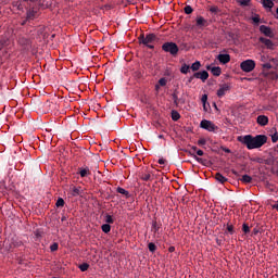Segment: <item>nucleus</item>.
Listing matches in <instances>:
<instances>
[{"label": "nucleus", "mask_w": 278, "mask_h": 278, "mask_svg": "<svg viewBox=\"0 0 278 278\" xmlns=\"http://www.w3.org/2000/svg\"><path fill=\"white\" fill-rule=\"evenodd\" d=\"M239 142L247 147L249 150L260 149L264 144L267 143L268 138L264 135H257L253 137L251 135H247L243 137H238Z\"/></svg>", "instance_id": "obj_1"}, {"label": "nucleus", "mask_w": 278, "mask_h": 278, "mask_svg": "<svg viewBox=\"0 0 278 278\" xmlns=\"http://www.w3.org/2000/svg\"><path fill=\"white\" fill-rule=\"evenodd\" d=\"M139 45H142L151 50L155 48L154 43L159 42V38L154 33H148L146 36L141 35L139 38Z\"/></svg>", "instance_id": "obj_2"}, {"label": "nucleus", "mask_w": 278, "mask_h": 278, "mask_svg": "<svg viewBox=\"0 0 278 278\" xmlns=\"http://www.w3.org/2000/svg\"><path fill=\"white\" fill-rule=\"evenodd\" d=\"M162 49L165 52H169L172 56H177L179 52L178 45L176 42L167 41L162 45Z\"/></svg>", "instance_id": "obj_3"}, {"label": "nucleus", "mask_w": 278, "mask_h": 278, "mask_svg": "<svg viewBox=\"0 0 278 278\" xmlns=\"http://www.w3.org/2000/svg\"><path fill=\"white\" fill-rule=\"evenodd\" d=\"M240 67L244 73H251L256 67V63L252 59H247L241 63Z\"/></svg>", "instance_id": "obj_4"}, {"label": "nucleus", "mask_w": 278, "mask_h": 278, "mask_svg": "<svg viewBox=\"0 0 278 278\" xmlns=\"http://www.w3.org/2000/svg\"><path fill=\"white\" fill-rule=\"evenodd\" d=\"M200 127L201 129L210 132H215L218 129L217 126L208 119H202V122L200 123Z\"/></svg>", "instance_id": "obj_5"}, {"label": "nucleus", "mask_w": 278, "mask_h": 278, "mask_svg": "<svg viewBox=\"0 0 278 278\" xmlns=\"http://www.w3.org/2000/svg\"><path fill=\"white\" fill-rule=\"evenodd\" d=\"M208 76L210 75L205 70H203L202 72H194L193 74L194 79H199L202 83H205L208 79Z\"/></svg>", "instance_id": "obj_6"}, {"label": "nucleus", "mask_w": 278, "mask_h": 278, "mask_svg": "<svg viewBox=\"0 0 278 278\" xmlns=\"http://www.w3.org/2000/svg\"><path fill=\"white\" fill-rule=\"evenodd\" d=\"M258 42L262 43V45H264V46H265L267 49H269V50H273L274 47H275L273 40L267 39V38H264V37H260V38H258Z\"/></svg>", "instance_id": "obj_7"}, {"label": "nucleus", "mask_w": 278, "mask_h": 278, "mask_svg": "<svg viewBox=\"0 0 278 278\" xmlns=\"http://www.w3.org/2000/svg\"><path fill=\"white\" fill-rule=\"evenodd\" d=\"M260 31L262 34H264L266 37L268 38H273L274 37V33H273V29L268 26H265V25H261L260 26Z\"/></svg>", "instance_id": "obj_8"}, {"label": "nucleus", "mask_w": 278, "mask_h": 278, "mask_svg": "<svg viewBox=\"0 0 278 278\" xmlns=\"http://www.w3.org/2000/svg\"><path fill=\"white\" fill-rule=\"evenodd\" d=\"M230 90V86L225 84V85H222L220 88L217 90V97L218 98H223L227 94V92H229Z\"/></svg>", "instance_id": "obj_9"}, {"label": "nucleus", "mask_w": 278, "mask_h": 278, "mask_svg": "<svg viewBox=\"0 0 278 278\" xmlns=\"http://www.w3.org/2000/svg\"><path fill=\"white\" fill-rule=\"evenodd\" d=\"M81 178L88 177L91 175V169L86 166V167H78V173Z\"/></svg>", "instance_id": "obj_10"}, {"label": "nucleus", "mask_w": 278, "mask_h": 278, "mask_svg": "<svg viewBox=\"0 0 278 278\" xmlns=\"http://www.w3.org/2000/svg\"><path fill=\"white\" fill-rule=\"evenodd\" d=\"M197 151H198L197 146H192V147H191V150L189 151V153H190L191 156H193V159H194L195 161H198V163H200V164H205L203 159H200V156H198V155L194 154V152H197Z\"/></svg>", "instance_id": "obj_11"}, {"label": "nucleus", "mask_w": 278, "mask_h": 278, "mask_svg": "<svg viewBox=\"0 0 278 278\" xmlns=\"http://www.w3.org/2000/svg\"><path fill=\"white\" fill-rule=\"evenodd\" d=\"M256 123L261 126H266L269 123V118L266 115H258L256 117Z\"/></svg>", "instance_id": "obj_12"}, {"label": "nucleus", "mask_w": 278, "mask_h": 278, "mask_svg": "<svg viewBox=\"0 0 278 278\" xmlns=\"http://www.w3.org/2000/svg\"><path fill=\"white\" fill-rule=\"evenodd\" d=\"M37 16V11L35 8H29L27 10V21H34L36 20Z\"/></svg>", "instance_id": "obj_13"}, {"label": "nucleus", "mask_w": 278, "mask_h": 278, "mask_svg": "<svg viewBox=\"0 0 278 278\" xmlns=\"http://www.w3.org/2000/svg\"><path fill=\"white\" fill-rule=\"evenodd\" d=\"M217 60L222 63V64H227L230 62V55L229 54H218L217 55Z\"/></svg>", "instance_id": "obj_14"}, {"label": "nucleus", "mask_w": 278, "mask_h": 278, "mask_svg": "<svg viewBox=\"0 0 278 278\" xmlns=\"http://www.w3.org/2000/svg\"><path fill=\"white\" fill-rule=\"evenodd\" d=\"M197 25H198V27H205V26H207V22L203 16H198Z\"/></svg>", "instance_id": "obj_15"}, {"label": "nucleus", "mask_w": 278, "mask_h": 278, "mask_svg": "<svg viewBox=\"0 0 278 278\" xmlns=\"http://www.w3.org/2000/svg\"><path fill=\"white\" fill-rule=\"evenodd\" d=\"M201 67H202L201 62L197 61V62H194V63L190 66V70H191L193 73H197Z\"/></svg>", "instance_id": "obj_16"}, {"label": "nucleus", "mask_w": 278, "mask_h": 278, "mask_svg": "<svg viewBox=\"0 0 278 278\" xmlns=\"http://www.w3.org/2000/svg\"><path fill=\"white\" fill-rule=\"evenodd\" d=\"M190 70H191L190 65L184 63L180 67V73L186 75L190 73Z\"/></svg>", "instance_id": "obj_17"}, {"label": "nucleus", "mask_w": 278, "mask_h": 278, "mask_svg": "<svg viewBox=\"0 0 278 278\" xmlns=\"http://www.w3.org/2000/svg\"><path fill=\"white\" fill-rule=\"evenodd\" d=\"M263 7H264L265 9L271 10L273 7H274L273 0H263Z\"/></svg>", "instance_id": "obj_18"}, {"label": "nucleus", "mask_w": 278, "mask_h": 278, "mask_svg": "<svg viewBox=\"0 0 278 278\" xmlns=\"http://www.w3.org/2000/svg\"><path fill=\"white\" fill-rule=\"evenodd\" d=\"M215 179H216L218 182H220V184L227 182V178H226L225 176H223L222 174H219V173H217V174L215 175Z\"/></svg>", "instance_id": "obj_19"}, {"label": "nucleus", "mask_w": 278, "mask_h": 278, "mask_svg": "<svg viewBox=\"0 0 278 278\" xmlns=\"http://www.w3.org/2000/svg\"><path fill=\"white\" fill-rule=\"evenodd\" d=\"M211 73L214 76H219L222 74V68L219 66H214V67L211 68Z\"/></svg>", "instance_id": "obj_20"}, {"label": "nucleus", "mask_w": 278, "mask_h": 278, "mask_svg": "<svg viewBox=\"0 0 278 278\" xmlns=\"http://www.w3.org/2000/svg\"><path fill=\"white\" fill-rule=\"evenodd\" d=\"M116 191L117 193L125 195L127 199L130 197L129 191L125 190L124 188L118 187Z\"/></svg>", "instance_id": "obj_21"}, {"label": "nucleus", "mask_w": 278, "mask_h": 278, "mask_svg": "<svg viewBox=\"0 0 278 278\" xmlns=\"http://www.w3.org/2000/svg\"><path fill=\"white\" fill-rule=\"evenodd\" d=\"M180 118H181V115H180L179 112H177V111H173V112H172V119H173L174 122H178Z\"/></svg>", "instance_id": "obj_22"}, {"label": "nucleus", "mask_w": 278, "mask_h": 278, "mask_svg": "<svg viewBox=\"0 0 278 278\" xmlns=\"http://www.w3.org/2000/svg\"><path fill=\"white\" fill-rule=\"evenodd\" d=\"M101 230L104 232V233H110L111 230H112V227L110 224H104L101 226Z\"/></svg>", "instance_id": "obj_23"}, {"label": "nucleus", "mask_w": 278, "mask_h": 278, "mask_svg": "<svg viewBox=\"0 0 278 278\" xmlns=\"http://www.w3.org/2000/svg\"><path fill=\"white\" fill-rule=\"evenodd\" d=\"M240 3V7H251V0H237Z\"/></svg>", "instance_id": "obj_24"}, {"label": "nucleus", "mask_w": 278, "mask_h": 278, "mask_svg": "<svg viewBox=\"0 0 278 278\" xmlns=\"http://www.w3.org/2000/svg\"><path fill=\"white\" fill-rule=\"evenodd\" d=\"M81 194V187L77 188V187H74L73 188V191H72V195L73 197H78Z\"/></svg>", "instance_id": "obj_25"}, {"label": "nucleus", "mask_w": 278, "mask_h": 278, "mask_svg": "<svg viewBox=\"0 0 278 278\" xmlns=\"http://www.w3.org/2000/svg\"><path fill=\"white\" fill-rule=\"evenodd\" d=\"M78 268L80 269V271L85 273L90 268V265L88 263H83L78 266Z\"/></svg>", "instance_id": "obj_26"}, {"label": "nucleus", "mask_w": 278, "mask_h": 278, "mask_svg": "<svg viewBox=\"0 0 278 278\" xmlns=\"http://www.w3.org/2000/svg\"><path fill=\"white\" fill-rule=\"evenodd\" d=\"M160 227L161 225H159L157 222H152V231H154V233H157L160 231Z\"/></svg>", "instance_id": "obj_27"}, {"label": "nucleus", "mask_w": 278, "mask_h": 278, "mask_svg": "<svg viewBox=\"0 0 278 278\" xmlns=\"http://www.w3.org/2000/svg\"><path fill=\"white\" fill-rule=\"evenodd\" d=\"M148 248L150 250V253H155V251L157 250V245L154 242H150L148 244Z\"/></svg>", "instance_id": "obj_28"}, {"label": "nucleus", "mask_w": 278, "mask_h": 278, "mask_svg": "<svg viewBox=\"0 0 278 278\" xmlns=\"http://www.w3.org/2000/svg\"><path fill=\"white\" fill-rule=\"evenodd\" d=\"M241 181L244 182V184H251L252 178H251L250 175H243Z\"/></svg>", "instance_id": "obj_29"}, {"label": "nucleus", "mask_w": 278, "mask_h": 278, "mask_svg": "<svg viewBox=\"0 0 278 278\" xmlns=\"http://www.w3.org/2000/svg\"><path fill=\"white\" fill-rule=\"evenodd\" d=\"M105 223H106L108 225L114 224V217H113L112 215H110V214H106V215H105Z\"/></svg>", "instance_id": "obj_30"}, {"label": "nucleus", "mask_w": 278, "mask_h": 278, "mask_svg": "<svg viewBox=\"0 0 278 278\" xmlns=\"http://www.w3.org/2000/svg\"><path fill=\"white\" fill-rule=\"evenodd\" d=\"M64 205H65L64 199L59 198L58 201H56V203H55V206H56V207H64Z\"/></svg>", "instance_id": "obj_31"}, {"label": "nucleus", "mask_w": 278, "mask_h": 278, "mask_svg": "<svg viewBox=\"0 0 278 278\" xmlns=\"http://www.w3.org/2000/svg\"><path fill=\"white\" fill-rule=\"evenodd\" d=\"M58 249H59V243L58 242H53L52 244H50L51 253H54L55 251H58Z\"/></svg>", "instance_id": "obj_32"}, {"label": "nucleus", "mask_w": 278, "mask_h": 278, "mask_svg": "<svg viewBox=\"0 0 278 278\" xmlns=\"http://www.w3.org/2000/svg\"><path fill=\"white\" fill-rule=\"evenodd\" d=\"M242 230L245 235L250 233L251 232V228L248 224H243L242 226Z\"/></svg>", "instance_id": "obj_33"}, {"label": "nucleus", "mask_w": 278, "mask_h": 278, "mask_svg": "<svg viewBox=\"0 0 278 278\" xmlns=\"http://www.w3.org/2000/svg\"><path fill=\"white\" fill-rule=\"evenodd\" d=\"M194 9L191 5H186L185 7V13L186 14H191L193 13Z\"/></svg>", "instance_id": "obj_34"}, {"label": "nucleus", "mask_w": 278, "mask_h": 278, "mask_svg": "<svg viewBox=\"0 0 278 278\" xmlns=\"http://www.w3.org/2000/svg\"><path fill=\"white\" fill-rule=\"evenodd\" d=\"M141 180L142 181H150L151 180V175L150 174H142L141 175Z\"/></svg>", "instance_id": "obj_35"}, {"label": "nucleus", "mask_w": 278, "mask_h": 278, "mask_svg": "<svg viewBox=\"0 0 278 278\" xmlns=\"http://www.w3.org/2000/svg\"><path fill=\"white\" fill-rule=\"evenodd\" d=\"M173 100H174L175 105H176V106H178V105H179L180 100H179V98H178L177 93H173Z\"/></svg>", "instance_id": "obj_36"}, {"label": "nucleus", "mask_w": 278, "mask_h": 278, "mask_svg": "<svg viewBox=\"0 0 278 278\" xmlns=\"http://www.w3.org/2000/svg\"><path fill=\"white\" fill-rule=\"evenodd\" d=\"M159 85H160L161 87H165V86L167 85V79H166V78H160V79H159Z\"/></svg>", "instance_id": "obj_37"}, {"label": "nucleus", "mask_w": 278, "mask_h": 278, "mask_svg": "<svg viewBox=\"0 0 278 278\" xmlns=\"http://www.w3.org/2000/svg\"><path fill=\"white\" fill-rule=\"evenodd\" d=\"M226 230L230 233V235H233L235 233V228H233V226L232 225H227V227H226Z\"/></svg>", "instance_id": "obj_38"}, {"label": "nucleus", "mask_w": 278, "mask_h": 278, "mask_svg": "<svg viewBox=\"0 0 278 278\" xmlns=\"http://www.w3.org/2000/svg\"><path fill=\"white\" fill-rule=\"evenodd\" d=\"M12 244H13V247H15V248H20V247H23V241H21V240H15V241L12 242Z\"/></svg>", "instance_id": "obj_39"}, {"label": "nucleus", "mask_w": 278, "mask_h": 278, "mask_svg": "<svg viewBox=\"0 0 278 278\" xmlns=\"http://www.w3.org/2000/svg\"><path fill=\"white\" fill-rule=\"evenodd\" d=\"M205 143H206V140L204 138H201V139L198 140V146L199 147H203V146H205Z\"/></svg>", "instance_id": "obj_40"}, {"label": "nucleus", "mask_w": 278, "mask_h": 278, "mask_svg": "<svg viewBox=\"0 0 278 278\" xmlns=\"http://www.w3.org/2000/svg\"><path fill=\"white\" fill-rule=\"evenodd\" d=\"M252 21H253L255 24H260V22H261L260 15L254 16V17L252 18Z\"/></svg>", "instance_id": "obj_41"}, {"label": "nucleus", "mask_w": 278, "mask_h": 278, "mask_svg": "<svg viewBox=\"0 0 278 278\" xmlns=\"http://www.w3.org/2000/svg\"><path fill=\"white\" fill-rule=\"evenodd\" d=\"M277 141H278V135L276 132L275 135L271 136V142L277 143Z\"/></svg>", "instance_id": "obj_42"}, {"label": "nucleus", "mask_w": 278, "mask_h": 278, "mask_svg": "<svg viewBox=\"0 0 278 278\" xmlns=\"http://www.w3.org/2000/svg\"><path fill=\"white\" fill-rule=\"evenodd\" d=\"M193 79H194L193 75H191L190 77H188V78H187V86L190 85V84H192V83H193Z\"/></svg>", "instance_id": "obj_43"}, {"label": "nucleus", "mask_w": 278, "mask_h": 278, "mask_svg": "<svg viewBox=\"0 0 278 278\" xmlns=\"http://www.w3.org/2000/svg\"><path fill=\"white\" fill-rule=\"evenodd\" d=\"M201 102L202 103H206L207 102V94L206 93L202 94Z\"/></svg>", "instance_id": "obj_44"}, {"label": "nucleus", "mask_w": 278, "mask_h": 278, "mask_svg": "<svg viewBox=\"0 0 278 278\" xmlns=\"http://www.w3.org/2000/svg\"><path fill=\"white\" fill-rule=\"evenodd\" d=\"M263 67L266 68V70H271V68H273V65H271L270 63H265V64L263 65Z\"/></svg>", "instance_id": "obj_45"}, {"label": "nucleus", "mask_w": 278, "mask_h": 278, "mask_svg": "<svg viewBox=\"0 0 278 278\" xmlns=\"http://www.w3.org/2000/svg\"><path fill=\"white\" fill-rule=\"evenodd\" d=\"M197 155L198 156H204V151L203 150H198Z\"/></svg>", "instance_id": "obj_46"}, {"label": "nucleus", "mask_w": 278, "mask_h": 278, "mask_svg": "<svg viewBox=\"0 0 278 278\" xmlns=\"http://www.w3.org/2000/svg\"><path fill=\"white\" fill-rule=\"evenodd\" d=\"M218 11L217 7H211V12L216 13Z\"/></svg>", "instance_id": "obj_47"}, {"label": "nucleus", "mask_w": 278, "mask_h": 278, "mask_svg": "<svg viewBox=\"0 0 278 278\" xmlns=\"http://www.w3.org/2000/svg\"><path fill=\"white\" fill-rule=\"evenodd\" d=\"M258 233H260V229H258V228H254V229H253V235H254V236H257Z\"/></svg>", "instance_id": "obj_48"}, {"label": "nucleus", "mask_w": 278, "mask_h": 278, "mask_svg": "<svg viewBox=\"0 0 278 278\" xmlns=\"http://www.w3.org/2000/svg\"><path fill=\"white\" fill-rule=\"evenodd\" d=\"M14 7H17V10H23L22 4H18V2L14 3Z\"/></svg>", "instance_id": "obj_49"}, {"label": "nucleus", "mask_w": 278, "mask_h": 278, "mask_svg": "<svg viewBox=\"0 0 278 278\" xmlns=\"http://www.w3.org/2000/svg\"><path fill=\"white\" fill-rule=\"evenodd\" d=\"M165 163H166V160H164V159H160V160H159V164L163 165V164H165Z\"/></svg>", "instance_id": "obj_50"}, {"label": "nucleus", "mask_w": 278, "mask_h": 278, "mask_svg": "<svg viewBox=\"0 0 278 278\" xmlns=\"http://www.w3.org/2000/svg\"><path fill=\"white\" fill-rule=\"evenodd\" d=\"M168 251H169V253H174V251H175L174 245H170L169 249H168Z\"/></svg>", "instance_id": "obj_51"}, {"label": "nucleus", "mask_w": 278, "mask_h": 278, "mask_svg": "<svg viewBox=\"0 0 278 278\" xmlns=\"http://www.w3.org/2000/svg\"><path fill=\"white\" fill-rule=\"evenodd\" d=\"M207 106H210V104L203 103V109L205 112H207Z\"/></svg>", "instance_id": "obj_52"}, {"label": "nucleus", "mask_w": 278, "mask_h": 278, "mask_svg": "<svg viewBox=\"0 0 278 278\" xmlns=\"http://www.w3.org/2000/svg\"><path fill=\"white\" fill-rule=\"evenodd\" d=\"M224 152L230 153L231 151L229 149H223Z\"/></svg>", "instance_id": "obj_53"}, {"label": "nucleus", "mask_w": 278, "mask_h": 278, "mask_svg": "<svg viewBox=\"0 0 278 278\" xmlns=\"http://www.w3.org/2000/svg\"><path fill=\"white\" fill-rule=\"evenodd\" d=\"M232 174L236 175V176L239 175L238 172H236V169H232Z\"/></svg>", "instance_id": "obj_54"}, {"label": "nucleus", "mask_w": 278, "mask_h": 278, "mask_svg": "<svg viewBox=\"0 0 278 278\" xmlns=\"http://www.w3.org/2000/svg\"><path fill=\"white\" fill-rule=\"evenodd\" d=\"M66 219H67V217L63 215L62 216V222L64 223Z\"/></svg>", "instance_id": "obj_55"}, {"label": "nucleus", "mask_w": 278, "mask_h": 278, "mask_svg": "<svg viewBox=\"0 0 278 278\" xmlns=\"http://www.w3.org/2000/svg\"><path fill=\"white\" fill-rule=\"evenodd\" d=\"M206 70H207V71H212V66L208 65V66L206 67Z\"/></svg>", "instance_id": "obj_56"}, {"label": "nucleus", "mask_w": 278, "mask_h": 278, "mask_svg": "<svg viewBox=\"0 0 278 278\" xmlns=\"http://www.w3.org/2000/svg\"><path fill=\"white\" fill-rule=\"evenodd\" d=\"M155 90H160V85H155Z\"/></svg>", "instance_id": "obj_57"}, {"label": "nucleus", "mask_w": 278, "mask_h": 278, "mask_svg": "<svg viewBox=\"0 0 278 278\" xmlns=\"http://www.w3.org/2000/svg\"><path fill=\"white\" fill-rule=\"evenodd\" d=\"M273 207L278 211V204L273 205Z\"/></svg>", "instance_id": "obj_58"}, {"label": "nucleus", "mask_w": 278, "mask_h": 278, "mask_svg": "<svg viewBox=\"0 0 278 278\" xmlns=\"http://www.w3.org/2000/svg\"><path fill=\"white\" fill-rule=\"evenodd\" d=\"M23 1H25V2H27V1L35 2L36 0H23Z\"/></svg>", "instance_id": "obj_59"}, {"label": "nucleus", "mask_w": 278, "mask_h": 278, "mask_svg": "<svg viewBox=\"0 0 278 278\" xmlns=\"http://www.w3.org/2000/svg\"><path fill=\"white\" fill-rule=\"evenodd\" d=\"M217 243H218V244H220V241H219V240H217Z\"/></svg>", "instance_id": "obj_60"}, {"label": "nucleus", "mask_w": 278, "mask_h": 278, "mask_svg": "<svg viewBox=\"0 0 278 278\" xmlns=\"http://www.w3.org/2000/svg\"><path fill=\"white\" fill-rule=\"evenodd\" d=\"M276 12H277V16H278V8H277V11H276Z\"/></svg>", "instance_id": "obj_61"}, {"label": "nucleus", "mask_w": 278, "mask_h": 278, "mask_svg": "<svg viewBox=\"0 0 278 278\" xmlns=\"http://www.w3.org/2000/svg\"><path fill=\"white\" fill-rule=\"evenodd\" d=\"M53 278H56V277H53Z\"/></svg>", "instance_id": "obj_62"}]
</instances>
